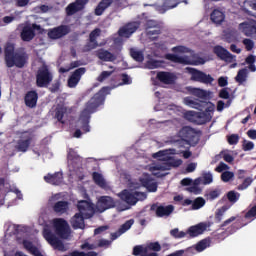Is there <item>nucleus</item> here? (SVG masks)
Instances as JSON below:
<instances>
[{"label": "nucleus", "mask_w": 256, "mask_h": 256, "mask_svg": "<svg viewBox=\"0 0 256 256\" xmlns=\"http://www.w3.org/2000/svg\"><path fill=\"white\" fill-rule=\"evenodd\" d=\"M174 153V149H169L162 150L153 154V157L155 159H157L158 157L159 161L151 164L149 166V171L152 172V174L155 175L156 177H163L164 171H169L171 167H179V165H182V159L173 160L171 155H174Z\"/></svg>", "instance_id": "1"}, {"label": "nucleus", "mask_w": 256, "mask_h": 256, "mask_svg": "<svg viewBox=\"0 0 256 256\" xmlns=\"http://www.w3.org/2000/svg\"><path fill=\"white\" fill-rule=\"evenodd\" d=\"M172 51L177 54H166L165 58L173 63H181L183 65H205V59L198 58L193 60V51L184 46L172 48Z\"/></svg>", "instance_id": "2"}, {"label": "nucleus", "mask_w": 256, "mask_h": 256, "mask_svg": "<svg viewBox=\"0 0 256 256\" xmlns=\"http://www.w3.org/2000/svg\"><path fill=\"white\" fill-rule=\"evenodd\" d=\"M108 88H103L99 93H97L90 101L86 104V107L80 114L79 123L85 133L91 131L89 127V119H91V113H95V110L100 106L103 101V93L107 91Z\"/></svg>", "instance_id": "3"}, {"label": "nucleus", "mask_w": 256, "mask_h": 256, "mask_svg": "<svg viewBox=\"0 0 256 256\" xmlns=\"http://www.w3.org/2000/svg\"><path fill=\"white\" fill-rule=\"evenodd\" d=\"M5 63L7 67H25L27 63V54L15 53V46L7 44L5 48Z\"/></svg>", "instance_id": "4"}, {"label": "nucleus", "mask_w": 256, "mask_h": 256, "mask_svg": "<svg viewBox=\"0 0 256 256\" xmlns=\"http://www.w3.org/2000/svg\"><path fill=\"white\" fill-rule=\"evenodd\" d=\"M202 107L205 108V112L195 113L193 111L187 112L186 117L189 121H198V123H207L213 119V112L215 111V105L211 102H206Z\"/></svg>", "instance_id": "5"}, {"label": "nucleus", "mask_w": 256, "mask_h": 256, "mask_svg": "<svg viewBox=\"0 0 256 256\" xmlns=\"http://www.w3.org/2000/svg\"><path fill=\"white\" fill-rule=\"evenodd\" d=\"M129 190H123L118 194V197L128 205H136L137 201H145L147 194L145 192H139L137 189H132L128 186Z\"/></svg>", "instance_id": "6"}, {"label": "nucleus", "mask_w": 256, "mask_h": 256, "mask_svg": "<svg viewBox=\"0 0 256 256\" xmlns=\"http://www.w3.org/2000/svg\"><path fill=\"white\" fill-rule=\"evenodd\" d=\"M43 237L46 239L47 243L56 249L57 251L65 252L69 249L59 238L55 236L53 232H51V228L49 226H45L43 230Z\"/></svg>", "instance_id": "7"}, {"label": "nucleus", "mask_w": 256, "mask_h": 256, "mask_svg": "<svg viewBox=\"0 0 256 256\" xmlns=\"http://www.w3.org/2000/svg\"><path fill=\"white\" fill-rule=\"evenodd\" d=\"M52 224L56 235L61 237V239H69L71 236V228H69V223H67L63 218H56L52 220Z\"/></svg>", "instance_id": "8"}, {"label": "nucleus", "mask_w": 256, "mask_h": 256, "mask_svg": "<svg viewBox=\"0 0 256 256\" xmlns=\"http://www.w3.org/2000/svg\"><path fill=\"white\" fill-rule=\"evenodd\" d=\"M53 81V75L49 72V68L46 65H43L37 73L36 83L38 87H47L49 83Z\"/></svg>", "instance_id": "9"}, {"label": "nucleus", "mask_w": 256, "mask_h": 256, "mask_svg": "<svg viewBox=\"0 0 256 256\" xmlns=\"http://www.w3.org/2000/svg\"><path fill=\"white\" fill-rule=\"evenodd\" d=\"M78 211L79 215H81L84 219H91L93 215H95V208L93 204L87 200H81L78 202Z\"/></svg>", "instance_id": "10"}, {"label": "nucleus", "mask_w": 256, "mask_h": 256, "mask_svg": "<svg viewBox=\"0 0 256 256\" xmlns=\"http://www.w3.org/2000/svg\"><path fill=\"white\" fill-rule=\"evenodd\" d=\"M179 137H181L182 141H186L188 145H197L199 138L197 137V133L191 127H184L179 131Z\"/></svg>", "instance_id": "11"}, {"label": "nucleus", "mask_w": 256, "mask_h": 256, "mask_svg": "<svg viewBox=\"0 0 256 256\" xmlns=\"http://www.w3.org/2000/svg\"><path fill=\"white\" fill-rule=\"evenodd\" d=\"M186 69L191 74L192 81H199V83H205L206 85H210V83L215 81V79L209 74H205L204 72L195 70L193 68Z\"/></svg>", "instance_id": "12"}, {"label": "nucleus", "mask_w": 256, "mask_h": 256, "mask_svg": "<svg viewBox=\"0 0 256 256\" xmlns=\"http://www.w3.org/2000/svg\"><path fill=\"white\" fill-rule=\"evenodd\" d=\"M115 207V200L110 196H102L98 198L96 203V209L99 213L107 211V209H113Z\"/></svg>", "instance_id": "13"}, {"label": "nucleus", "mask_w": 256, "mask_h": 256, "mask_svg": "<svg viewBox=\"0 0 256 256\" xmlns=\"http://www.w3.org/2000/svg\"><path fill=\"white\" fill-rule=\"evenodd\" d=\"M128 187L130 189H141V187H146V189L150 193H155V191H157V183H155L151 180H147V181L140 180V182L129 181Z\"/></svg>", "instance_id": "14"}, {"label": "nucleus", "mask_w": 256, "mask_h": 256, "mask_svg": "<svg viewBox=\"0 0 256 256\" xmlns=\"http://www.w3.org/2000/svg\"><path fill=\"white\" fill-rule=\"evenodd\" d=\"M211 227V223L209 222H202L197 225L191 226L187 233L190 237H199V235H203L207 229Z\"/></svg>", "instance_id": "15"}, {"label": "nucleus", "mask_w": 256, "mask_h": 256, "mask_svg": "<svg viewBox=\"0 0 256 256\" xmlns=\"http://www.w3.org/2000/svg\"><path fill=\"white\" fill-rule=\"evenodd\" d=\"M239 30L242 31L246 37H254V39H256V21L240 23Z\"/></svg>", "instance_id": "16"}, {"label": "nucleus", "mask_w": 256, "mask_h": 256, "mask_svg": "<svg viewBox=\"0 0 256 256\" xmlns=\"http://www.w3.org/2000/svg\"><path fill=\"white\" fill-rule=\"evenodd\" d=\"M70 31L69 26H58L48 31V37L50 39H61V37L68 35Z\"/></svg>", "instance_id": "17"}, {"label": "nucleus", "mask_w": 256, "mask_h": 256, "mask_svg": "<svg viewBox=\"0 0 256 256\" xmlns=\"http://www.w3.org/2000/svg\"><path fill=\"white\" fill-rule=\"evenodd\" d=\"M86 71L87 70L85 68H78V69H76L72 73L70 78L68 79V87H70L72 89L77 87V85L79 84V81H81V77H83V75H85Z\"/></svg>", "instance_id": "18"}, {"label": "nucleus", "mask_w": 256, "mask_h": 256, "mask_svg": "<svg viewBox=\"0 0 256 256\" xmlns=\"http://www.w3.org/2000/svg\"><path fill=\"white\" fill-rule=\"evenodd\" d=\"M146 31H147V36L155 39L153 35H160L161 34V24L157 23L154 20H148L146 23Z\"/></svg>", "instance_id": "19"}, {"label": "nucleus", "mask_w": 256, "mask_h": 256, "mask_svg": "<svg viewBox=\"0 0 256 256\" xmlns=\"http://www.w3.org/2000/svg\"><path fill=\"white\" fill-rule=\"evenodd\" d=\"M88 3L89 0H76L74 3H71L66 7L67 15H75V13L84 9L85 5Z\"/></svg>", "instance_id": "20"}, {"label": "nucleus", "mask_w": 256, "mask_h": 256, "mask_svg": "<svg viewBox=\"0 0 256 256\" xmlns=\"http://www.w3.org/2000/svg\"><path fill=\"white\" fill-rule=\"evenodd\" d=\"M137 29H139V23L137 22L128 23L127 25H125L119 30V35L120 37L129 38L131 37V35H133V33H135V31H137Z\"/></svg>", "instance_id": "21"}, {"label": "nucleus", "mask_w": 256, "mask_h": 256, "mask_svg": "<svg viewBox=\"0 0 256 256\" xmlns=\"http://www.w3.org/2000/svg\"><path fill=\"white\" fill-rule=\"evenodd\" d=\"M34 29L39 31V29H41V26H39L37 24H33L32 27L25 26L21 32L22 40L23 41H31L35 37V32L33 31Z\"/></svg>", "instance_id": "22"}, {"label": "nucleus", "mask_w": 256, "mask_h": 256, "mask_svg": "<svg viewBox=\"0 0 256 256\" xmlns=\"http://www.w3.org/2000/svg\"><path fill=\"white\" fill-rule=\"evenodd\" d=\"M157 79L158 81H160V83H163L164 85H173V83H175V81L177 80V76H175L171 72H158Z\"/></svg>", "instance_id": "23"}, {"label": "nucleus", "mask_w": 256, "mask_h": 256, "mask_svg": "<svg viewBox=\"0 0 256 256\" xmlns=\"http://www.w3.org/2000/svg\"><path fill=\"white\" fill-rule=\"evenodd\" d=\"M30 143H31V134L24 133L21 136V139L18 141L16 149H18V151H21L22 153H25V151L29 149Z\"/></svg>", "instance_id": "24"}, {"label": "nucleus", "mask_w": 256, "mask_h": 256, "mask_svg": "<svg viewBox=\"0 0 256 256\" xmlns=\"http://www.w3.org/2000/svg\"><path fill=\"white\" fill-rule=\"evenodd\" d=\"M73 229H85V218L81 214L76 213L70 220Z\"/></svg>", "instance_id": "25"}, {"label": "nucleus", "mask_w": 256, "mask_h": 256, "mask_svg": "<svg viewBox=\"0 0 256 256\" xmlns=\"http://www.w3.org/2000/svg\"><path fill=\"white\" fill-rule=\"evenodd\" d=\"M133 223H135L134 219H130L128 221H126L116 233L112 234V239L115 240L118 237H121V235H123V233H126V231H129V229H131V227H133Z\"/></svg>", "instance_id": "26"}, {"label": "nucleus", "mask_w": 256, "mask_h": 256, "mask_svg": "<svg viewBox=\"0 0 256 256\" xmlns=\"http://www.w3.org/2000/svg\"><path fill=\"white\" fill-rule=\"evenodd\" d=\"M183 103L187 105L188 107H192V109H203V105L207 102H200L198 100H195L191 97H186L183 99Z\"/></svg>", "instance_id": "27"}, {"label": "nucleus", "mask_w": 256, "mask_h": 256, "mask_svg": "<svg viewBox=\"0 0 256 256\" xmlns=\"http://www.w3.org/2000/svg\"><path fill=\"white\" fill-rule=\"evenodd\" d=\"M46 183H51V185H60L61 181H63V174L56 173L54 175L48 174L44 177Z\"/></svg>", "instance_id": "28"}, {"label": "nucleus", "mask_w": 256, "mask_h": 256, "mask_svg": "<svg viewBox=\"0 0 256 256\" xmlns=\"http://www.w3.org/2000/svg\"><path fill=\"white\" fill-rule=\"evenodd\" d=\"M211 21H213L215 25H221L225 21V14L223 11L216 9L211 13Z\"/></svg>", "instance_id": "29"}, {"label": "nucleus", "mask_w": 256, "mask_h": 256, "mask_svg": "<svg viewBox=\"0 0 256 256\" xmlns=\"http://www.w3.org/2000/svg\"><path fill=\"white\" fill-rule=\"evenodd\" d=\"M37 99H38L37 92L35 91L28 92L25 97V104L27 105V107H30V108L36 107Z\"/></svg>", "instance_id": "30"}, {"label": "nucleus", "mask_w": 256, "mask_h": 256, "mask_svg": "<svg viewBox=\"0 0 256 256\" xmlns=\"http://www.w3.org/2000/svg\"><path fill=\"white\" fill-rule=\"evenodd\" d=\"M113 4V0H102L95 9V15H103L105 12V9H108V7H111Z\"/></svg>", "instance_id": "31"}, {"label": "nucleus", "mask_w": 256, "mask_h": 256, "mask_svg": "<svg viewBox=\"0 0 256 256\" xmlns=\"http://www.w3.org/2000/svg\"><path fill=\"white\" fill-rule=\"evenodd\" d=\"M173 209V205L159 206L156 209V215L157 217H169V215L173 213Z\"/></svg>", "instance_id": "32"}, {"label": "nucleus", "mask_w": 256, "mask_h": 256, "mask_svg": "<svg viewBox=\"0 0 256 256\" xmlns=\"http://www.w3.org/2000/svg\"><path fill=\"white\" fill-rule=\"evenodd\" d=\"M97 57L101 59V61H115L117 59V57H115V55H113L111 52L107 51V50H98L97 52Z\"/></svg>", "instance_id": "33"}, {"label": "nucleus", "mask_w": 256, "mask_h": 256, "mask_svg": "<svg viewBox=\"0 0 256 256\" xmlns=\"http://www.w3.org/2000/svg\"><path fill=\"white\" fill-rule=\"evenodd\" d=\"M247 223H243V218H238L236 222L226 229V235H233L237 230L241 229V227H245Z\"/></svg>", "instance_id": "34"}, {"label": "nucleus", "mask_w": 256, "mask_h": 256, "mask_svg": "<svg viewBox=\"0 0 256 256\" xmlns=\"http://www.w3.org/2000/svg\"><path fill=\"white\" fill-rule=\"evenodd\" d=\"M190 93L195 97H199V99H207V97L212 95L211 91H206L201 88H190Z\"/></svg>", "instance_id": "35"}, {"label": "nucleus", "mask_w": 256, "mask_h": 256, "mask_svg": "<svg viewBox=\"0 0 256 256\" xmlns=\"http://www.w3.org/2000/svg\"><path fill=\"white\" fill-rule=\"evenodd\" d=\"M177 5H179V1L177 0H166L163 6L157 8V11H159V13H165V11L174 9Z\"/></svg>", "instance_id": "36"}, {"label": "nucleus", "mask_w": 256, "mask_h": 256, "mask_svg": "<svg viewBox=\"0 0 256 256\" xmlns=\"http://www.w3.org/2000/svg\"><path fill=\"white\" fill-rule=\"evenodd\" d=\"M93 180L96 185L99 187H102V189H107V182H105V178H103V175L94 172L93 173Z\"/></svg>", "instance_id": "37"}, {"label": "nucleus", "mask_w": 256, "mask_h": 256, "mask_svg": "<svg viewBox=\"0 0 256 256\" xmlns=\"http://www.w3.org/2000/svg\"><path fill=\"white\" fill-rule=\"evenodd\" d=\"M226 197L231 205H235L239 201L241 194L235 190H231L226 194Z\"/></svg>", "instance_id": "38"}, {"label": "nucleus", "mask_w": 256, "mask_h": 256, "mask_svg": "<svg viewBox=\"0 0 256 256\" xmlns=\"http://www.w3.org/2000/svg\"><path fill=\"white\" fill-rule=\"evenodd\" d=\"M68 208L69 204L66 201H60L54 205V211L56 213H65V211H67Z\"/></svg>", "instance_id": "39"}, {"label": "nucleus", "mask_w": 256, "mask_h": 256, "mask_svg": "<svg viewBox=\"0 0 256 256\" xmlns=\"http://www.w3.org/2000/svg\"><path fill=\"white\" fill-rule=\"evenodd\" d=\"M209 245H211V241L209 239H204L196 244L195 249L198 253H201V251H205Z\"/></svg>", "instance_id": "40"}, {"label": "nucleus", "mask_w": 256, "mask_h": 256, "mask_svg": "<svg viewBox=\"0 0 256 256\" xmlns=\"http://www.w3.org/2000/svg\"><path fill=\"white\" fill-rule=\"evenodd\" d=\"M68 163L73 166V163H81V158L75 153L74 150H70L68 154Z\"/></svg>", "instance_id": "41"}, {"label": "nucleus", "mask_w": 256, "mask_h": 256, "mask_svg": "<svg viewBox=\"0 0 256 256\" xmlns=\"http://www.w3.org/2000/svg\"><path fill=\"white\" fill-rule=\"evenodd\" d=\"M0 193L5 194L9 193V184L5 183V180L0 179ZM5 200L0 198V205H3Z\"/></svg>", "instance_id": "42"}, {"label": "nucleus", "mask_w": 256, "mask_h": 256, "mask_svg": "<svg viewBox=\"0 0 256 256\" xmlns=\"http://www.w3.org/2000/svg\"><path fill=\"white\" fill-rule=\"evenodd\" d=\"M130 54H131V57H133V59L135 61H138L139 63H141L143 59H145V57L143 56V52L137 49H131Z\"/></svg>", "instance_id": "43"}, {"label": "nucleus", "mask_w": 256, "mask_h": 256, "mask_svg": "<svg viewBox=\"0 0 256 256\" xmlns=\"http://www.w3.org/2000/svg\"><path fill=\"white\" fill-rule=\"evenodd\" d=\"M254 179L252 177H247L243 180L241 184L238 185V191H245L253 183Z\"/></svg>", "instance_id": "44"}, {"label": "nucleus", "mask_w": 256, "mask_h": 256, "mask_svg": "<svg viewBox=\"0 0 256 256\" xmlns=\"http://www.w3.org/2000/svg\"><path fill=\"white\" fill-rule=\"evenodd\" d=\"M236 81L237 83H245L247 81V69L243 68L238 71Z\"/></svg>", "instance_id": "45"}, {"label": "nucleus", "mask_w": 256, "mask_h": 256, "mask_svg": "<svg viewBox=\"0 0 256 256\" xmlns=\"http://www.w3.org/2000/svg\"><path fill=\"white\" fill-rule=\"evenodd\" d=\"M244 219H247L250 222L255 221V219H256V204L245 213Z\"/></svg>", "instance_id": "46"}, {"label": "nucleus", "mask_w": 256, "mask_h": 256, "mask_svg": "<svg viewBox=\"0 0 256 256\" xmlns=\"http://www.w3.org/2000/svg\"><path fill=\"white\" fill-rule=\"evenodd\" d=\"M202 207H205V200L202 197L196 198L192 203V209L197 211V209H201Z\"/></svg>", "instance_id": "47"}, {"label": "nucleus", "mask_w": 256, "mask_h": 256, "mask_svg": "<svg viewBox=\"0 0 256 256\" xmlns=\"http://www.w3.org/2000/svg\"><path fill=\"white\" fill-rule=\"evenodd\" d=\"M201 178L202 185H211V183H213V174L210 172L204 173Z\"/></svg>", "instance_id": "48"}, {"label": "nucleus", "mask_w": 256, "mask_h": 256, "mask_svg": "<svg viewBox=\"0 0 256 256\" xmlns=\"http://www.w3.org/2000/svg\"><path fill=\"white\" fill-rule=\"evenodd\" d=\"M231 168L229 165H225V183H229V181H233L235 179V173L229 171Z\"/></svg>", "instance_id": "49"}, {"label": "nucleus", "mask_w": 256, "mask_h": 256, "mask_svg": "<svg viewBox=\"0 0 256 256\" xmlns=\"http://www.w3.org/2000/svg\"><path fill=\"white\" fill-rule=\"evenodd\" d=\"M163 65V62L159 61V60H149L146 63V67L148 69H158V67H161Z\"/></svg>", "instance_id": "50"}, {"label": "nucleus", "mask_w": 256, "mask_h": 256, "mask_svg": "<svg viewBox=\"0 0 256 256\" xmlns=\"http://www.w3.org/2000/svg\"><path fill=\"white\" fill-rule=\"evenodd\" d=\"M170 235L175 239H183V237H185L187 233L179 231L178 228H175L170 231Z\"/></svg>", "instance_id": "51"}, {"label": "nucleus", "mask_w": 256, "mask_h": 256, "mask_svg": "<svg viewBox=\"0 0 256 256\" xmlns=\"http://www.w3.org/2000/svg\"><path fill=\"white\" fill-rule=\"evenodd\" d=\"M147 251H161V244L159 242H151L146 245Z\"/></svg>", "instance_id": "52"}, {"label": "nucleus", "mask_w": 256, "mask_h": 256, "mask_svg": "<svg viewBox=\"0 0 256 256\" xmlns=\"http://www.w3.org/2000/svg\"><path fill=\"white\" fill-rule=\"evenodd\" d=\"M214 53L219 57L220 59L225 60V48L222 46H215L214 47Z\"/></svg>", "instance_id": "53"}, {"label": "nucleus", "mask_w": 256, "mask_h": 256, "mask_svg": "<svg viewBox=\"0 0 256 256\" xmlns=\"http://www.w3.org/2000/svg\"><path fill=\"white\" fill-rule=\"evenodd\" d=\"M242 43L245 46L246 51H253V47H255V42H253V40L245 38Z\"/></svg>", "instance_id": "54"}, {"label": "nucleus", "mask_w": 256, "mask_h": 256, "mask_svg": "<svg viewBox=\"0 0 256 256\" xmlns=\"http://www.w3.org/2000/svg\"><path fill=\"white\" fill-rule=\"evenodd\" d=\"M239 139V134H231L227 136L229 145H237V143H239Z\"/></svg>", "instance_id": "55"}, {"label": "nucleus", "mask_w": 256, "mask_h": 256, "mask_svg": "<svg viewBox=\"0 0 256 256\" xmlns=\"http://www.w3.org/2000/svg\"><path fill=\"white\" fill-rule=\"evenodd\" d=\"M99 44L95 40H90L85 46L84 51H93V49H97Z\"/></svg>", "instance_id": "56"}, {"label": "nucleus", "mask_w": 256, "mask_h": 256, "mask_svg": "<svg viewBox=\"0 0 256 256\" xmlns=\"http://www.w3.org/2000/svg\"><path fill=\"white\" fill-rule=\"evenodd\" d=\"M243 151H253L255 144L252 141L244 140L242 144Z\"/></svg>", "instance_id": "57"}, {"label": "nucleus", "mask_w": 256, "mask_h": 256, "mask_svg": "<svg viewBox=\"0 0 256 256\" xmlns=\"http://www.w3.org/2000/svg\"><path fill=\"white\" fill-rule=\"evenodd\" d=\"M67 113V108L65 107H60L57 108L56 110V118L58 119V121H62L63 120V116Z\"/></svg>", "instance_id": "58"}, {"label": "nucleus", "mask_w": 256, "mask_h": 256, "mask_svg": "<svg viewBox=\"0 0 256 256\" xmlns=\"http://www.w3.org/2000/svg\"><path fill=\"white\" fill-rule=\"evenodd\" d=\"M141 253H143V255H145V253H147V247L146 246H135L133 249V255H141Z\"/></svg>", "instance_id": "59"}, {"label": "nucleus", "mask_w": 256, "mask_h": 256, "mask_svg": "<svg viewBox=\"0 0 256 256\" xmlns=\"http://www.w3.org/2000/svg\"><path fill=\"white\" fill-rule=\"evenodd\" d=\"M225 99H226L225 107L226 108L231 107V103H233V99H235V96H231L229 91L225 90Z\"/></svg>", "instance_id": "60"}, {"label": "nucleus", "mask_w": 256, "mask_h": 256, "mask_svg": "<svg viewBox=\"0 0 256 256\" xmlns=\"http://www.w3.org/2000/svg\"><path fill=\"white\" fill-rule=\"evenodd\" d=\"M113 75V71H103L99 76H98V81L101 83L105 81L108 77H111Z\"/></svg>", "instance_id": "61"}, {"label": "nucleus", "mask_w": 256, "mask_h": 256, "mask_svg": "<svg viewBox=\"0 0 256 256\" xmlns=\"http://www.w3.org/2000/svg\"><path fill=\"white\" fill-rule=\"evenodd\" d=\"M101 35V29L96 28L90 33V41H97V37Z\"/></svg>", "instance_id": "62"}, {"label": "nucleus", "mask_w": 256, "mask_h": 256, "mask_svg": "<svg viewBox=\"0 0 256 256\" xmlns=\"http://www.w3.org/2000/svg\"><path fill=\"white\" fill-rule=\"evenodd\" d=\"M219 191L217 190H214V191H211L210 193H208L206 195L208 201H213L214 199H217V197H219Z\"/></svg>", "instance_id": "63"}, {"label": "nucleus", "mask_w": 256, "mask_h": 256, "mask_svg": "<svg viewBox=\"0 0 256 256\" xmlns=\"http://www.w3.org/2000/svg\"><path fill=\"white\" fill-rule=\"evenodd\" d=\"M109 245H111V241L105 240V239H100V240H98L96 247H109Z\"/></svg>", "instance_id": "64"}]
</instances>
